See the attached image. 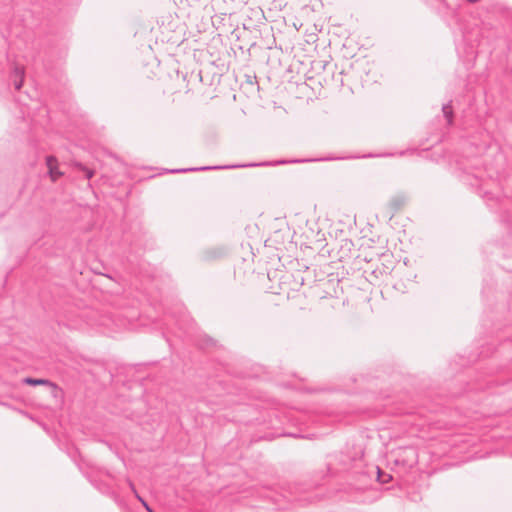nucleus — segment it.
<instances>
[{
    "label": "nucleus",
    "mask_w": 512,
    "mask_h": 512,
    "mask_svg": "<svg viewBox=\"0 0 512 512\" xmlns=\"http://www.w3.org/2000/svg\"><path fill=\"white\" fill-rule=\"evenodd\" d=\"M442 112L444 114V117L446 118L448 124H452V121H453V110H452V106H451V103H447V104H444L442 106Z\"/></svg>",
    "instance_id": "20e7f679"
},
{
    "label": "nucleus",
    "mask_w": 512,
    "mask_h": 512,
    "mask_svg": "<svg viewBox=\"0 0 512 512\" xmlns=\"http://www.w3.org/2000/svg\"><path fill=\"white\" fill-rule=\"evenodd\" d=\"M467 1H468V2H470V3H477V2H479L480 0H467Z\"/></svg>",
    "instance_id": "9d476101"
},
{
    "label": "nucleus",
    "mask_w": 512,
    "mask_h": 512,
    "mask_svg": "<svg viewBox=\"0 0 512 512\" xmlns=\"http://www.w3.org/2000/svg\"><path fill=\"white\" fill-rule=\"evenodd\" d=\"M76 167H77L79 170H81V171L85 174V177H86L87 179H91V178L93 177V175H94V171H93V170H91V169H89V168L85 167L84 165H82V164H80V163H78V164L76 165Z\"/></svg>",
    "instance_id": "423d86ee"
},
{
    "label": "nucleus",
    "mask_w": 512,
    "mask_h": 512,
    "mask_svg": "<svg viewBox=\"0 0 512 512\" xmlns=\"http://www.w3.org/2000/svg\"><path fill=\"white\" fill-rule=\"evenodd\" d=\"M24 68L16 66L13 71L14 87L16 90H20L23 85L24 79Z\"/></svg>",
    "instance_id": "7ed1b4c3"
},
{
    "label": "nucleus",
    "mask_w": 512,
    "mask_h": 512,
    "mask_svg": "<svg viewBox=\"0 0 512 512\" xmlns=\"http://www.w3.org/2000/svg\"><path fill=\"white\" fill-rule=\"evenodd\" d=\"M391 477L387 474H384L380 471V469L378 468V480L381 481L382 483H386L388 482V480L390 479Z\"/></svg>",
    "instance_id": "0eeeda50"
},
{
    "label": "nucleus",
    "mask_w": 512,
    "mask_h": 512,
    "mask_svg": "<svg viewBox=\"0 0 512 512\" xmlns=\"http://www.w3.org/2000/svg\"><path fill=\"white\" fill-rule=\"evenodd\" d=\"M127 482H128V485H129V487H130L131 491L133 492V494L135 495V497H137V495H139V494H138V492H137V490H136V488H135V485H134V484H133V482H132V481H130V480H128Z\"/></svg>",
    "instance_id": "1a4fd4ad"
},
{
    "label": "nucleus",
    "mask_w": 512,
    "mask_h": 512,
    "mask_svg": "<svg viewBox=\"0 0 512 512\" xmlns=\"http://www.w3.org/2000/svg\"><path fill=\"white\" fill-rule=\"evenodd\" d=\"M136 498L141 502V504L145 507L147 511H150V506L140 495H137Z\"/></svg>",
    "instance_id": "6e6552de"
},
{
    "label": "nucleus",
    "mask_w": 512,
    "mask_h": 512,
    "mask_svg": "<svg viewBox=\"0 0 512 512\" xmlns=\"http://www.w3.org/2000/svg\"><path fill=\"white\" fill-rule=\"evenodd\" d=\"M247 165H231V166H206V167H200V168H188V169H175L171 170L172 173H184L188 171H200V170H212V169H229V168H239V167H246ZM248 166H255V164H249Z\"/></svg>",
    "instance_id": "f03ea898"
},
{
    "label": "nucleus",
    "mask_w": 512,
    "mask_h": 512,
    "mask_svg": "<svg viewBox=\"0 0 512 512\" xmlns=\"http://www.w3.org/2000/svg\"><path fill=\"white\" fill-rule=\"evenodd\" d=\"M23 382L25 384H28V385H49L50 382L46 379H36V378H30V377H27V378H24L23 379Z\"/></svg>",
    "instance_id": "39448f33"
},
{
    "label": "nucleus",
    "mask_w": 512,
    "mask_h": 512,
    "mask_svg": "<svg viewBox=\"0 0 512 512\" xmlns=\"http://www.w3.org/2000/svg\"><path fill=\"white\" fill-rule=\"evenodd\" d=\"M148 512H154V511L150 508V511H148Z\"/></svg>",
    "instance_id": "9b49d317"
},
{
    "label": "nucleus",
    "mask_w": 512,
    "mask_h": 512,
    "mask_svg": "<svg viewBox=\"0 0 512 512\" xmlns=\"http://www.w3.org/2000/svg\"><path fill=\"white\" fill-rule=\"evenodd\" d=\"M46 165L48 168L50 178L52 179V181H56L62 175V172H60L57 168L56 158L54 156H48L46 158Z\"/></svg>",
    "instance_id": "f257e3e1"
}]
</instances>
